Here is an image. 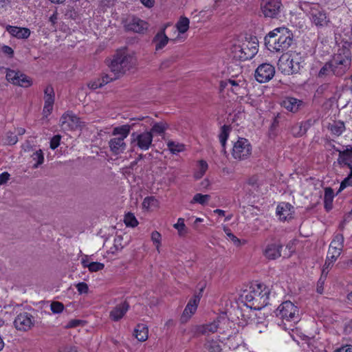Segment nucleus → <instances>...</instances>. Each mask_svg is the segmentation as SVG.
Returning a JSON list of instances; mask_svg holds the SVG:
<instances>
[{
  "instance_id": "f257e3e1",
  "label": "nucleus",
  "mask_w": 352,
  "mask_h": 352,
  "mask_svg": "<svg viewBox=\"0 0 352 352\" xmlns=\"http://www.w3.org/2000/svg\"><path fill=\"white\" fill-rule=\"evenodd\" d=\"M265 41L270 50L283 52L292 45V34L287 28H276L265 37Z\"/></svg>"
},
{
  "instance_id": "f03ea898",
  "label": "nucleus",
  "mask_w": 352,
  "mask_h": 352,
  "mask_svg": "<svg viewBox=\"0 0 352 352\" xmlns=\"http://www.w3.org/2000/svg\"><path fill=\"white\" fill-rule=\"evenodd\" d=\"M269 289L259 283L251 285L248 291H244L242 297L250 307L259 310L269 304Z\"/></svg>"
},
{
  "instance_id": "7ed1b4c3",
  "label": "nucleus",
  "mask_w": 352,
  "mask_h": 352,
  "mask_svg": "<svg viewBox=\"0 0 352 352\" xmlns=\"http://www.w3.org/2000/svg\"><path fill=\"white\" fill-rule=\"evenodd\" d=\"M304 61V54L292 52L280 56L278 63V69L286 75L296 74L302 68Z\"/></svg>"
},
{
  "instance_id": "20e7f679",
  "label": "nucleus",
  "mask_w": 352,
  "mask_h": 352,
  "mask_svg": "<svg viewBox=\"0 0 352 352\" xmlns=\"http://www.w3.org/2000/svg\"><path fill=\"white\" fill-rule=\"evenodd\" d=\"M299 8L309 16L311 22L318 28L327 26L330 22L327 13L318 3L300 1Z\"/></svg>"
},
{
  "instance_id": "39448f33",
  "label": "nucleus",
  "mask_w": 352,
  "mask_h": 352,
  "mask_svg": "<svg viewBox=\"0 0 352 352\" xmlns=\"http://www.w3.org/2000/svg\"><path fill=\"white\" fill-rule=\"evenodd\" d=\"M133 65L132 57L124 54V53H117L111 60L109 68L110 73L106 74L107 81H113L123 75L126 71L129 70Z\"/></svg>"
},
{
  "instance_id": "423d86ee",
  "label": "nucleus",
  "mask_w": 352,
  "mask_h": 352,
  "mask_svg": "<svg viewBox=\"0 0 352 352\" xmlns=\"http://www.w3.org/2000/svg\"><path fill=\"white\" fill-rule=\"evenodd\" d=\"M258 41L256 38L251 40H245L242 42L234 43L231 48V54L233 58L241 61L252 58L258 52Z\"/></svg>"
},
{
  "instance_id": "0eeeda50",
  "label": "nucleus",
  "mask_w": 352,
  "mask_h": 352,
  "mask_svg": "<svg viewBox=\"0 0 352 352\" xmlns=\"http://www.w3.org/2000/svg\"><path fill=\"white\" fill-rule=\"evenodd\" d=\"M132 126L129 124H124L113 128L112 131L111 138L109 141V146L110 151L115 155H119L126 150V144L124 140L130 134Z\"/></svg>"
},
{
  "instance_id": "6e6552de",
  "label": "nucleus",
  "mask_w": 352,
  "mask_h": 352,
  "mask_svg": "<svg viewBox=\"0 0 352 352\" xmlns=\"http://www.w3.org/2000/svg\"><path fill=\"white\" fill-rule=\"evenodd\" d=\"M333 67V74L336 76H343L349 70L351 65V53L349 48L342 47L334 54L330 61Z\"/></svg>"
},
{
  "instance_id": "1a4fd4ad",
  "label": "nucleus",
  "mask_w": 352,
  "mask_h": 352,
  "mask_svg": "<svg viewBox=\"0 0 352 352\" xmlns=\"http://www.w3.org/2000/svg\"><path fill=\"white\" fill-rule=\"evenodd\" d=\"M276 316L283 321L295 324L300 320L299 309L291 301H285L280 304L275 311Z\"/></svg>"
},
{
  "instance_id": "9d476101",
  "label": "nucleus",
  "mask_w": 352,
  "mask_h": 352,
  "mask_svg": "<svg viewBox=\"0 0 352 352\" xmlns=\"http://www.w3.org/2000/svg\"><path fill=\"white\" fill-rule=\"evenodd\" d=\"M153 135L151 131L133 132L131 135L130 145L132 149L138 148L145 151L152 145Z\"/></svg>"
},
{
  "instance_id": "9b49d317",
  "label": "nucleus",
  "mask_w": 352,
  "mask_h": 352,
  "mask_svg": "<svg viewBox=\"0 0 352 352\" xmlns=\"http://www.w3.org/2000/svg\"><path fill=\"white\" fill-rule=\"evenodd\" d=\"M252 154V145L248 140L239 138L233 144L232 157L237 160H245Z\"/></svg>"
},
{
  "instance_id": "f8f14e48",
  "label": "nucleus",
  "mask_w": 352,
  "mask_h": 352,
  "mask_svg": "<svg viewBox=\"0 0 352 352\" xmlns=\"http://www.w3.org/2000/svg\"><path fill=\"white\" fill-rule=\"evenodd\" d=\"M282 8L281 0H263L261 3V10L265 17H277Z\"/></svg>"
},
{
  "instance_id": "ddd939ff",
  "label": "nucleus",
  "mask_w": 352,
  "mask_h": 352,
  "mask_svg": "<svg viewBox=\"0 0 352 352\" xmlns=\"http://www.w3.org/2000/svg\"><path fill=\"white\" fill-rule=\"evenodd\" d=\"M6 79L14 85L23 87H28L32 85L30 78L20 72H16L12 69H7Z\"/></svg>"
},
{
  "instance_id": "4468645a",
  "label": "nucleus",
  "mask_w": 352,
  "mask_h": 352,
  "mask_svg": "<svg viewBox=\"0 0 352 352\" xmlns=\"http://www.w3.org/2000/svg\"><path fill=\"white\" fill-rule=\"evenodd\" d=\"M34 324V318L28 312H22L17 315L14 320L15 328L21 331L30 330Z\"/></svg>"
},
{
  "instance_id": "2eb2a0df",
  "label": "nucleus",
  "mask_w": 352,
  "mask_h": 352,
  "mask_svg": "<svg viewBox=\"0 0 352 352\" xmlns=\"http://www.w3.org/2000/svg\"><path fill=\"white\" fill-rule=\"evenodd\" d=\"M274 74L275 69L271 64L263 63L256 69L255 78L258 82L263 83L270 80Z\"/></svg>"
},
{
  "instance_id": "dca6fc26",
  "label": "nucleus",
  "mask_w": 352,
  "mask_h": 352,
  "mask_svg": "<svg viewBox=\"0 0 352 352\" xmlns=\"http://www.w3.org/2000/svg\"><path fill=\"white\" fill-rule=\"evenodd\" d=\"M282 248V244L278 241L270 242L263 248V255L269 260H275L281 256Z\"/></svg>"
},
{
  "instance_id": "f3484780",
  "label": "nucleus",
  "mask_w": 352,
  "mask_h": 352,
  "mask_svg": "<svg viewBox=\"0 0 352 352\" xmlns=\"http://www.w3.org/2000/svg\"><path fill=\"white\" fill-rule=\"evenodd\" d=\"M200 301V296L195 295L188 302L181 317L182 322H186L195 313L198 304Z\"/></svg>"
},
{
  "instance_id": "a211bd4d",
  "label": "nucleus",
  "mask_w": 352,
  "mask_h": 352,
  "mask_svg": "<svg viewBox=\"0 0 352 352\" xmlns=\"http://www.w3.org/2000/svg\"><path fill=\"white\" fill-rule=\"evenodd\" d=\"M344 241L342 234H336L329 245L327 254L340 256L344 248Z\"/></svg>"
},
{
  "instance_id": "6ab92c4d",
  "label": "nucleus",
  "mask_w": 352,
  "mask_h": 352,
  "mask_svg": "<svg viewBox=\"0 0 352 352\" xmlns=\"http://www.w3.org/2000/svg\"><path fill=\"white\" fill-rule=\"evenodd\" d=\"M221 318H217L212 322L197 327V332L201 335L209 336L216 333L219 329Z\"/></svg>"
},
{
  "instance_id": "aec40b11",
  "label": "nucleus",
  "mask_w": 352,
  "mask_h": 352,
  "mask_svg": "<svg viewBox=\"0 0 352 352\" xmlns=\"http://www.w3.org/2000/svg\"><path fill=\"white\" fill-rule=\"evenodd\" d=\"M303 101L293 97H286L280 102L281 106L292 113L298 112L303 106Z\"/></svg>"
},
{
  "instance_id": "412c9836",
  "label": "nucleus",
  "mask_w": 352,
  "mask_h": 352,
  "mask_svg": "<svg viewBox=\"0 0 352 352\" xmlns=\"http://www.w3.org/2000/svg\"><path fill=\"white\" fill-rule=\"evenodd\" d=\"M129 309V305L124 301L117 305L109 314L110 318L113 321H118L123 318Z\"/></svg>"
},
{
  "instance_id": "4be33fe9",
  "label": "nucleus",
  "mask_w": 352,
  "mask_h": 352,
  "mask_svg": "<svg viewBox=\"0 0 352 352\" xmlns=\"http://www.w3.org/2000/svg\"><path fill=\"white\" fill-rule=\"evenodd\" d=\"M294 207L289 203L283 202L278 205L276 208V214L280 220L285 221L292 217Z\"/></svg>"
},
{
  "instance_id": "5701e85b",
  "label": "nucleus",
  "mask_w": 352,
  "mask_h": 352,
  "mask_svg": "<svg viewBox=\"0 0 352 352\" xmlns=\"http://www.w3.org/2000/svg\"><path fill=\"white\" fill-rule=\"evenodd\" d=\"M6 30L12 36L19 39L28 38L30 35V30L27 28H19L16 26L8 25Z\"/></svg>"
},
{
  "instance_id": "b1692460",
  "label": "nucleus",
  "mask_w": 352,
  "mask_h": 352,
  "mask_svg": "<svg viewBox=\"0 0 352 352\" xmlns=\"http://www.w3.org/2000/svg\"><path fill=\"white\" fill-rule=\"evenodd\" d=\"M148 23L138 18H133L127 25L129 30L137 33H144L148 29Z\"/></svg>"
},
{
  "instance_id": "393cba45",
  "label": "nucleus",
  "mask_w": 352,
  "mask_h": 352,
  "mask_svg": "<svg viewBox=\"0 0 352 352\" xmlns=\"http://www.w3.org/2000/svg\"><path fill=\"white\" fill-rule=\"evenodd\" d=\"M336 151L339 153V157L338 159V164H344L349 168H351L352 165L349 162V160L352 157V146L347 145L346 148L343 151H340L338 148H336Z\"/></svg>"
},
{
  "instance_id": "a878e982",
  "label": "nucleus",
  "mask_w": 352,
  "mask_h": 352,
  "mask_svg": "<svg viewBox=\"0 0 352 352\" xmlns=\"http://www.w3.org/2000/svg\"><path fill=\"white\" fill-rule=\"evenodd\" d=\"M169 41L168 37L166 35L164 29L159 32L153 38V42L155 45V50L163 49Z\"/></svg>"
},
{
  "instance_id": "bb28decb",
  "label": "nucleus",
  "mask_w": 352,
  "mask_h": 352,
  "mask_svg": "<svg viewBox=\"0 0 352 352\" xmlns=\"http://www.w3.org/2000/svg\"><path fill=\"white\" fill-rule=\"evenodd\" d=\"M133 336L140 342H144L148 337V329L146 325L138 324L134 329Z\"/></svg>"
},
{
  "instance_id": "cd10ccee",
  "label": "nucleus",
  "mask_w": 352,
  "mask_h": 352,
  "mask_svg": "<svg viewBox=\"0 0 352 352\" xmlns=\"http://www.w3.org/2000/svg\"><path fill=\"white\" fill-rule=\"evenodd\" d=\"M334 197L333 190L331 188H327L324 190V208L327 211L332 208V202Z\"/></svg>"
},
{
  "instance_id": "c85d7f7f",
  "label": "nucleus",
  "mask_w": 352,
  "mask_h": 352,
  "mask_svg": "<svg viewBox=\"0 0 352 352\" xmlns=\"http://www.w3.org/2000/svg\"><path fill=\"white\" fill-rule=\"evenodd\" d=\"M166 145L168 150L173 154H177L178 153L182 152L185 149L184 144L172 140H168L166 143Z\"/></svg>"
},
{
  "instance_id": "c756f323",
  "label": "nucleus",
  "mask_w": 352,
  "mask_h": 352,
  "mask_svg": "<svg viewBox=\"0 0 352 352\" xmlns=\"http://www.w3.org/2000/svg\"><path fill=\"white\" fill-rule=\"evenodd\" d=\"M208 168V164L205 160H199L198 162L197 168L194 173V177L195 179H199L201 178L206 173Z\"/></svg>"
},
{
  "instance_id": "7c9ffc66",
  "label": "nucleus",
  "mask_w": 352,
  "mask_h": 352,
  "mask_svg": "<svg viewBox=\"0 0 352 352\" xmlns=\"http://www.w3.org/2000/svg\"><path fill=\"white\" fill-rule=\"evenodd\" d=\"M221 346L217 340H208L204 344V352H220Z\"/></svg>"
},
{
  "instance_id": "2f4dec72",
  "label": "nucleus",
  "mask_w": 352,
  "mask_h": 352,
  "mask_svg": "<svg viewBox=\"0 0 352 352\" xmlns=\"http://www.w3.org/2000/svg\"><path fill=\"white\" fill-rule=\"evenodd\" d=\"M190 21L186 16H181L176 23V28L181 34L186 32L189 28Z\"/></svg>"
},
{
  "instance_id": "473e14b6",
  "label": "nucleus",
  "mask_w": 352,
  "mask_h": 352,
  "mask_svg": "<svg viewBox=\"0 0 352 352\" xmlns=\"http://www.w3.org/2000/svg\"><path fill=\"white\" fill-rule=\"evenodd\" d=\"M230 89L235 94H242L241 91L243 89L244 83L241 80H235L233 79H229Z\"/></svg>"
},
{
  "instance_id": "72a5a7b5",
  "label": "nucleus",
  "mask_w": 352,
  "mask_h": 352,
  "mask_svg": "<svg viewBox=\"0 0 352 352\" xmlns=\"http://www.w3.org/2000/svg\"><path fill=\"white\" fill-rule=\"evenodd\" d=\"M55 99V94L54 88L52 85H47L44 90V100L45 103L54 104Z\"/></svg>"
},
{
  "instance_id": "f704fd0d",
  "label": "nucleus",
  "mask_w": 352,
  "mask_h": 352,
  "mask_svg": "<svg viewBox=\"0 0 352 352\" xmlns=\"http://www.w3.org/2000/svg\"><path fill=\"white\" fill-rule=\"evenodd\" d=\"M60 122L63 126L65 124L69 126L70 122L73 124H76L78 122V118L71 113H66L61 116Z\"/></svg>"
},
{
  "instance_id": "c9c22d12",
  "label": "nucleus",
  "mask_w": 352,
  "mask_h": 352,
  "mask_svg": "<svg viewBox=\"0 0 352 352\" xmlns=\"http://www.w3.org/2000/svg\"><path fill=\"white\" fill-rule=\"evenodd\" d=\"M210 199L209 195H202L201 193H197L194 195L192 199L190 201V204H199L201 205H206L208 203Z\"/></svg>"
},
{
  "instance_id": "e433bc0d",
  "label": "nucleus",
  "mask_w": 352,
  "mask_h": 352,
  "mask_svg": "<svg viewBox=\"0 0 352 352\" xmlns=\"http://www.w3.org/2000/svg\"><path fill=\"white\" fill-rule=\"evenodd\" d=\"M173 227L177 230L180 236H185L188 232V229L184 223V219L183 218H179L177 219V222L174 224Z\"/></svg>"
},
{
  "instance_id": "4c0bfd02",
  "label": "nucleus",
  "mask_w": 352,
  "mask_h": 352,
  "mask_svg": "<svg viewBox=\"0 0 352 352\" xmlns=\"http://www.w3.org/2000/svg\"><path fill=\"white\" fill-rule=\"evenodd\" d=\"M338 257L339 256L336 255H331L327 254V256L323 266L322 274L328 273L329 269L333 266V263L336 261Z\"/></svg>"
},
{
  "instance_id": "58836bf2",
  "label": "nucleus",
  "mask_w": 352,
  "mask_h": 352,
  "mask_svg": "<svg viewBox=\"0 0 352 352\" xmlns=\"http://www.w3.org/2000/svg\"><path fill=\"white\" fill-rule=\"evenodd\" d=\"M167 128L168 125L166 123L162 122H157L153 125L150 131H151L153 135V133L161 135L164 133Z\"/></svg>"
},
{
  "instance_id": "ea45409f",
  "label": "nucleus",
  "mask_w": 352,
  "mask_h": 352,
  "mask_svg": "<svg viewBox=\"0 0 352 352\" xmlns=\"http://www.w3.org/2000/svg\"><path fill=\"white\" fill-rule=\"evenodd\" d=\"M32 160L36 163L33 165V168H36L39 165H41L44 162V155L43 151L39 149L32 155Z\"/></svg>"
},
{
  "instance_id": "a19ab883",
  "label": "nucleus",
  "mask_w": 352,
  "mask_h": 352,
  "mask_svg": "<svg viewBox=\"0 0 352 352\" xmlns=\"http://www.w3.org/2000/svg\"><path fill=\"white\" fill-rule=\"evenodd\" d=\"M332 133L340 135L344 131L345 126L343 122H337L332 124L329 127Z\"/></svg>"
},
{
  "instance_id": "79ce46f5",
  "label": "nucleus",
  "mask_w": 352,
  "mask_h": 352,
  "mask_svg": "<svg viewBox=\"0 0 352 352\" xmlns=\"http://www.w3.org/2000/svg\"><path fill=\"white\" fill-rule=\"evenodd\" d=\"M106 74L103 75L101 78L98 79L96 81L91 82L89 84V87L92 89H96L102 87L103 85L110 82L111 81H105L104 80H107V78H105Z\"/></svg>"
},
{
  "instance_id": "37998d69",
  "label": "nucleus",
  "mask_w": 352,
  "mask_h": 352,
  "mask_svg": "<svg viewBox=\"0 0 352 352\" xmlns=\"http://www.w3.org/2000/svg\"><path fill=\"white\" fill-rule=\"evenodd\" d=\"M331 74H333V67L329 61L325 63V65L320 69L318 73V77L323 78L330 75Z\"/></svg>"
},
{
  "instance_id": "c03bdc74",
  "label": "nucleus",
  "mask_w": 352,
  "mask_h": 352,
  "mask_svg": "<svg viewBox=\"0 0 352 352\" xmlns=\"http://www.w3.org/2000/svg\"><path fill=\"white\" fill-rule=\"evenodd\" d=\"M124 223L126 224V226H130V227H132V228H134L135 226H138V220L136 219L135 217L134 216L133 214L132 213H127L125 216H124Z\"/></svg>"
},
{
  "instance_id": "a18cd8bd",
  "label": "nucleus",
  "mask_w": 352,
  "mask_h": 352,
  "mask_svg": "<svg viewBox=\"0 0 352 352\" xmlns=\"http://www.w3.org/2000/svg\"><path fill=\"white\" fill-rule=\"evenodd\" d=\"M291 132L295 137H301L306 133L300 123L294 124L291 129Z\"/></svg>"
},
{
  "instance_id": "49530a36",
  "label": "nucleus",
  "mask_w": 352,
  "mask_h": 352,
  "mask_svg": "<svg viewBox=\"0 0 352 352\" xmlns=\"http://www.w3.org/2000/svg\"><path fill=\"white\" fill-rule=\"evenodd\" d=\"M50 309L54 314H60L64 310V305L60 302L54 301L51 303Z\"/></svg>"
},
{
  "instance_id": "de8ad7c7",
  "label": "nucleus",
  "mask_w": 352,
  "mask_h": 352,
  "mask_svg": "<svg viewBox=\"0 0 352 352\" xmlns=\"http://www.w3.org/2000/svg\"><path fill=\"white\" fill-rule=\"evenodd\" d=\"M350 168V173L340 184L339 191L342 190L347 186H352V167Z\"/></svg>"
},
{
  "instance_id": "09e8293b",
  "label": "nucleus",
  "mask_w": 352,
  "mask_h": 352,
  "mask_svg": "<svg viewBox=\"0 0 352 352\" xmlns=\"http://www.w3.org/2000/svg\"><path fill=\"white\" fill-rule=\"evenodd\" d=\"M104 265L99 262H91L88 265V270L91 272H96L103 270Z\"/></svg>"
},
{
  "instance_id": "8fccbe9b",
  "label": "nucleus",
  "mask_w": 352,
  "mask_h": 352,
  "mask_svg": "<svg viewBox=\"0 0 352 352\" xmlns=\"http://www.w3.org/2000/svg\"><path fill=\"white\" fill-rule=\"evenodd\" d=\"M228 127L224 125L221 128V132L219 135V140L223 147L225 146L226 142L227 141V139L228 138Z\"/></svg>"
},
{
  "instance_id": "3c124183",
  "label": "nucleus",
  "mask_w": 352,
  "mask_h": 352,
  "mask_svg": "<svg viewBox=\"0 0 352 352\" xmlns=\"http://www.w3.org/2000/svg\"><path fill=\"white\" fill-rule=\"evenodd\" d=\"M162 236L160 232L154 231L151 234V240L155 245L157 250L159 251V248L161 244Z\"/></svg>"
},
{
  "instance_id": "603ef678",
  "label": "nucleus",
  "mask_w": 352,
  "mask_h": 352,
  "mask_svg": "<svg viewBox=\"0 0 352 352\" xmlns=\"http://www.w3.org/2000/svg\"><path fill=\"white\" fill-rule=\"evenodd\" d=\"M123 238L121 235H117L114 239L113 248L116 251L121 250L125 245L122 244Z\"/></svg>"
},
{
  "instance_id": "864d4df0",
  "label": "nucleus",
  "mask_w": 352,
  "mask_h": 352,
  "mask_svg": "<svg viewBox=\"0 0 352 352\" xmlns=\"http://www.w3.org/2000/svg\"><path fill=\"white\" fill-rule=\"evenodd\" d=\"M248 184L251 186L254 190L257 189L261 185V182L259 180L258 176L254 175L251 177L248 181Z\"/></svg>"
},
{
  "instance_id": "5fc2aeb1",
  "label": "nucleus",
  "mask_w": 352,
  "mask_h": 352,
  "mask_svg": "<svg viewBox=\"0 0 352 352\" xmlns=\"http://www.w3.org/2000/svg\"><path fill=\"white\" fill-rule=\"evenodd\" d=\"M156 201V199L153 197H146L143 200L142 206L144 208L148 209L151 206H154Z\"/></svg>"
},
{
  "instance_id": "6e6d98bb",
  "label": "nucleus",
  "mask_w": 352,
  "mask_h": 352,
  "mask_svg": "<svg viewBox=\"0 0 352 352\" xmlns=\"http://www.w3.org/2000/svg\"><path fill=\"white\" fill-rule=\"evenodd\" d=\"M76 289L79 294H87L89 287L86 283L81 282L76 285Z\"/></svg>"
},
{
  "instance_id": "4d7b16f0",
  "label": "nucleus",
  "mask_w": 352,
  "mask_h": 352,
  "mask_svg": "<svg viewBox=\"0 0 352 352\" xmlns=\"http://www.w3.org/2000/svg\"><path fill=\"white\" fill-rule=\"evenodd\" d=\"M224 230L228 238L234 243V245H240V240L234 234H232L229 229L224 228Z\"/></svg>"
},
{
  "instance_id": "13d9d810",
  "label": "nucleus",
  "mask_w": 352,
  "mask_h": 352,
  "mask_svg": "<svg viewBox=\"0 0 352 352\" xmlns=\"http://www.w3.org/2000/svg\"><path fill=\"white\" fill-rule=\"evenodd\" d=\"M60 136L55 135L50 141V148L53 150L56 149L60 144Z\"/></svg>"
},
{
  "instance_id": "bf43d9fd",
  "label": "nucleus",
  "mask_w": 352,
  "mask_h": 352,
  "mask_svg": "<svg viewBox=\"0 0 352 352\" xmlns=\"http://www.w3.org/2000/svg\"><path fill=\"white\" fill-rule=\"evenodd\" d=\"M10 179V175L8 172H3L0 174V185H4Z\"/></svg>"
},
{
  "instance_id": "052dcab7",
  "label": "nucleus",
  "mask_w": 352,
  "mask_h": 352,
  "mask_svg": "<svg viewBox=\"0 0 352 352\" xmlns=\"http://www.w3.org/2000/svg\"><path fill=\"white\" fill-rule=\"evenodd\" d=\"M53 105L54 104L45 103L43 110V113L45 116L47 117L52 113L53 109Z\"/></svg>"
},
{
  "instance_id": "680f3d73",
  "label": "nucleus",
  "mask_w": 352,
  "mask_h": 352,
  "mask_svg": "<svg viewBox=\"0 0 352 352\" xmlns=\"http://www.w3.org/2000/svg\"><path fill=\"white\" fill-rule=\"evenodd\" d=\"M324 278L322 277H320L319 279L318 284H317V288L316 291L318 294H322L324 292Z\"/></svg>"
},
{
  "instance_id": "e2e57ef3",
  "label": "nucleus",
  "mask_w": 352,
  "mask_h": 352,
  "mask_svg": "<svg viewBox=\"0 0 352 352\" xmlns=\"http://www.w3.org/2000/svg\"><path fill=\"white\" fill-rule=\"evenodd\" d=\"M82 322L80 320H72L66 325L67 328H74L79 326Z\"/></svg>"
},
{
  "instance_id": "0e129e2a",
  "label": "nucleus",
  "mask_w": 352,
  "mask_h": 352,
  "mask_svg": "<svg viewBox=\"0 0 352 352\" xmlns=\"http://www.w3.org/2000/svg\"><path fill=\"white\" fill-rule=\"evenodd\" d=\"M7 138L8 139L6 140V142L9 144H14L18 141L16 135H13L12 133H10V135L8 133Z\"/></svg>"
},
{
  "instance_id": "69168bd1",
  "label": "nucleus",
  "mask_w": 352,
  "mask_h": 352,
  "mask_svg": "<svg viewBox=\"0 0 352 352\" xmlns=\"http://www.w3.org/2000/svg\"><path fill=\"white\" fill-rule=\"evenodd\" d=\"M333 352H352V346L345 345L340 348H338Z\"/></svg>"
},
{
  "instance_id": "338daca9",
  "label": "nucleus",
  "mask_w": 352,
  "mask_h": 352,
  "mask_svg": "<svg viewBox=\"0 0 352 352\" xmlns=\"http://www.w3.org/2000/svg\"><path fill=\"white\" fill-rule=\"evenodd\" d=\"M2 52L10 56H12L14 54V50L12 48L8 45H3L2 47Z\"/></svg>"
},
{
  "instance_id": "774afa93",
  "label": "nucleus",
  "mask_w": 352,
  "mask_h": 352,
  "mask_svg": "<svg viewBox=\"0 0 352 352\" xmlns=\"http://www.w3.org/2000/svg\"><path fill=\"white\" fill-rule=\"evenodd\" d=\"M300 124L303 128V130L305 132H307L308 129H309L311 126L313 124V121L311 120H308L305 122H300Z\"/></svg>"
}]
</instances>
